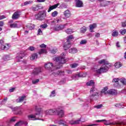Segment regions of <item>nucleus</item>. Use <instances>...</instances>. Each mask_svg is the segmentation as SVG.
<instances>
[{
    "label": "nucleus",
    "mask_w": 126,
    "mask_h": 126,
    "mask_svg": "<svg viewBox=\"0 0 126 126\" xmlns=\"http://www.w3.org/2000/svg\"><path fill=\"white\" fill-rule=\"evenodd\" d=\"M63 56H60L58 57H55L53 59L55 62H56L57 63H59V65L55 64L52 63H48L45 64V67L46 69H51L53 68V67H56V69H60L63 65L62 64H63V63H65V59H64V54L63 53Z\"/></svg>",
    "instance_id": "f257e3e1"
},
{
    "label": "nucleus",
    "mask_w": 126,
    "mask_h": 126,
    "mask_svg": "<svg viewBox=\"0 0 126 126\" xmlns=\"http://www.w3.org/2000/svg\"><path fill=\"white\" fill-rule=\"evenodd\" d=\"M98 63L104 65L99 69L94 70V71H95L97 74H101V73H103V72H106V71H108L109 67L110 66V65L108 64V62L105 59L100 60L98 62Z\"/></svg>",
    "instance_id": "f03ea898"
},
{
    "label": "nucleus",
    "mask_w": 126,
    "mask_h": 126,
    "mask_svg": "<svg viewBox=\"0 0 126 126\" xmlns=\"http://www.w3.org/2000/svg\"><path fill=\"white\" fill-rule=\"evenodd\" d=\"M46 16H47L46 12L45 11H40L35 15V18L37 20H43L46 18Z\"/></svg>",
    "instance_id": "7ed1b4c3"
},
{
    "label": "nucleus",
    "mask_w": 126,
    "mask_h": 126,
    "mask_svg": "<svg viewBox=\"0 0 126 126\" xmlns=\"http://www.w3.org/2000/svg\"><path fill=\"white\" fill-rule=\"evenodd\" d=\"M90 92L91 94V95L90 96V100H91V101H92V100L94 99L95 96H98L99 94L97 92V89L95 88V86L92 87Z\"/></svg>",
    "instance_id": "20e7f679"
},
{
    "label": "nucleus",
    "mask_w": 126,
    "mask_h": 126,
    "mask_svg": "<svg viewBox=\"0 0 126 126\" xmlns=\"http://www.w3.org/2000/svg\"><path fill=\"white\" fill-rule=\"evenodd\" d=\"M29 119L32 121H35V120H40L42 118V114L41 112H37L35 115H31L28 116Z\"/></svg>",
    "instance_id": "39448f33"
},
{
    "label": "nucleus",
    "mask_w": 126,
    "mask_h": 126,
    "mask_svg": "<svg viewBox=\"0 0 126 126\" xmlns=\"http://www.w3.org/2000/svg\"><path fill=\"white\" fill-rule=\"evenodd\" d=\"M3 40H0V48H1V50H7L9 49V47H10L8 44H6V46L3 44Z\"/></svg>",
    "instance_id": "423d86ee"
},
{
    "label": "nucleus",
    "mask_w": 126,
    "mask_h": 126,
    "mask_svg": "<svg viewBox=\"0 0 126 126\" xmlns=\"http://www.w3.org/2000/svg\"><path fill=\"white\" fill-rule=\"evenodd\" d=\"M56 112V109H52L45 111V115L48 116H53V115L55 114Z\"/></svg>",
    "instance_id": "0eeeda50"
},
{
    "label": "nucleus",
    "mask_w": 126,
    "mask_h": 126,
    "mask_svg": "<svg viewBox=\"0 0 126 126\" xmlns=\"http://www.w3.org/2000/svg\"><path fill=\"white\" fill-rule=\"evenodd\" d=\"M76 7H83V2L81 0H74Z\"/></svg>",
    "instance_id": "6e6552de"
},
{
    "label": "nucleus",
    "mask_w": 126,
    "mask_h": 126,
    "mask_svg": "<svg viewBox=\"0 0 126 126\" xmlns=\"http://www.w3.org/2000/svg\"><path fill=\"white\" fill-rule=\"evenodd\" d=\"M56 113H57L60 118H63L64 117V111L63 110H60V108L56 109Z\"/></svg>",
    "instance_id": "1a4fd4ad"
},
{
    "label": "nucleus",
    "mask_w": 126,
    "mask_h": 126,
    "mask_svg": "<svg viewBox=\"0 0 126 126\" xmlns=\"http://www.w3.org/2000/svg\"><path fill=\"white\" fill-rule=\"evenodd\" d=\"M20 15H21L20 12L17 11L13 13L12 16V18L13 20L18 19V18L20 17Z\"/></svg>",
    "instance_id": "9d476101"
},
{
    "label": "nucleus",
    "mask_w": 126,
    "mask_h": 126,
    "mask_svg": "<svg viewBox=\"0 0 126 126\" xmlns=\"http://www.w3.org/2000/svg\"><path fill=\"white\" fill-rule=\"evenodd\" d=\"M66 26V24L64 25H58L56 27L54 28L55 31H60V30H63Z\"/></svg>",
    "instance_id": "9b49d317"
},
{
    "label": "nucleus",
    "mask_w": 126,
    "mask_h": 126,
    "mask_svg": "<svg viewBox=\"0 0 126 126\" xmlns=\"http://www.w3.org/2000/svg\"><path fill=\"white\" fill-rule=\"evenodd\" d=\"M101 122H104V125L105 126H111V125H115L114 123H110L109 121H106V120H97L95 121L96 123H101Z\"/></svg>",
    "instance_id": "f8f14e48"
},
{
    "label": "nucleus",
    "mask_w": 126,
    "mask_h": 126,
    "mask_svg": "<svg viewBox=\"0 0 126 126\" xmlns=\"http://www.w3.org/2000/svg\"><path fill=\"white\" fill-rule=\"evenodd\" d=\"M71 46V43H70V42H68L67 41H66L64 45H63V49L65 51H66V50H68V49H69V48H70Z\"/></svg>",
    "instance_id": "ddd939ff"
},
{
    "label": "nucleus",
    "mask_w": 126,
    "mask_h": 126,
    "mask_svg": "<svg viewBox=\"0 0 126 126\" xmlns=\"http://www.w3.org/2000/svg\"><path fill=\"white\" fill-rule=\"evenodd\" d=\"M23 125H25V126H27L28 125V123L26 121H19L15 124L14 126H21Z\"/></svg>",
    "instance_id": "4468645a"
},
{
    "label": "nucleus",
    "mask_w": 126,
    "mask_h": 126,
    "mask_svg": "<svg viewBox=\"0 0 126 126\" xmlns=\"http://www.w3.org/2000/svg\"><path fill=\"white\" fill-rule=\"evenodd\" d=\"M41 71L40 68H36L33 70L32 73L33 75H38V74H39L40 72H41Z\"/></svg>",
    "instance_id": "2eb2a0df"
},
{
    "label": "nucleus",
    "mask_w": 126,
    "mask_h": 126,
    "mask_svg": "<svg viewBox=\"0 0 126 126\" xmlns=\"http://www.w3.org/2000/svg\"><path fill=\"white\" fill-rule=\"evenodd\" d=\"M25 56V54H24V53H20L19 54V56H18L16 57V59L18 61V62H21V60H22L24 58V57Z\"/></svg>",
    "instance_id": "dca6fc26"
},
{
    "label": "nucleus",
    "mask_w": 126,
    "mask_h": 126,
    "mask_svg": "<svg viewBox=\"0 0 126 126\" xmlns=\"http://www.w3.org/2000/svg\"><path fill=\"white\" fill-rule=\"evenodd\" d=\"M64 15L66 18H69V17H70V16H71V13L70 12V11H69V10H66L64 12Z\"/></svg>",
    "instance_id": "f3484780"
},
{
    "label": "nucleus",
    "mask_w": 126,
    "mask_h": 126,
    "mask_svg": "<svg viewBox=\"0 0 126 126\" xmlns=\"http://www.w3.org/2000/svg\"><path fill=\"white\" fill-rule=\"evenodd\" d=\"M59 5H60V3H57L54 5L50 6L48 10V12H50V11H52L53 9H55V8H57V7L59 6Z\"/></svg>",
    "instance_id": "a211bd4d"
},
{
    "label": "nucleus",
    "mask_w": 126,
    "mask_h": 126,
    "mask_svg": "<svg viewBox=\"0 0 126 126\" xmlns=\"http://www.w3.org/2000/svg\"><path fill=\"white\" fill-rule=\"evenodd\" d=\"M53 74L54 75H64V72H63L62 71H60V70H58V71H57V70H55L54 71V72L53 73Z\"/></svg>",
    "instance_id": "6ab92c4d"
},
{
    "label": "nucleus",
    "mask_w": 126,
    "mask_h": 126,
    "mask_svg": "<svg viewBox=\"0 0 126 126\" xmlns=\"http://www.w3.org/2000/svg\"><path fill=\"white\" fill-rule=\"evenodd\" d=\"M107 93H108V94H110L111 95H117L118 92L117 90L111 89L107 91Z\"/></svg>",
    "instance_id": "aec40b11"
},
{
    "label": "nucleus",
    "mask_w": 126,
    "mask_h": 126,
    "mask_svg": "<svg viewBox=\"0 0 126 126\" xmlns=\"http://www.w3.org/2000/svg\"><path fill=\"white\" fill-rule=\"evenodd\" d=\"M85 76L83 75V74H81V73H78L75 75H74V79H75V80H78V78H79V77H84Z\"/></svg>",
    "instance_id": "412c9836"
},
{
    "label": "nucleus",
    "mask_w": 126,
    "mask_h": 126,
    "mask_svg": "<svg viewBox=\"0 0 126 126\" xmlns=\"http://www.w3.org/2000/svg\"><path fill=\"white\" fill-rule=\"evenodd\" d=\"M25 98H26V96H22L19 97V98L16 99L17 103H21V102H23Z\"/></svg>",
    "instance_id": "4be33fe9"
},
{
    "label": "nucleus",
    "mask_w": 126,
    "mask_h": 126,
    "mask_svg": "<svg viewBox=\"0 0 126 126\" xmlns=\"http://www.w3.org/2000/svg\"><path fill=\"white\" fill-rule=\"evenodd\" d=\"M57 124L60 125V126L62 125L63 126H67L66 124L65 123V121L64 120L61 119L57 122Z\"/></svg>",
    "instance_id": "5701e85b"
},
{
    "label": "nucleus",
    "mask_w": 126,
    "mask_h": 126,
    "mask_svg": "<svg viewBox=\"0 0 126 126\" xmlns=\"http://www.w3.org/2000/svg\"><path fill=\"white\" fill-rule=\"evenodd\" d=\"M96 27H97V25L95 23L90 25V32H94L93 31V29H95V28H96Z\"/></svg>",
    "instance_id": "b1692460"
},
{
    "label": "nucleus",
    "mask_w": 126,
    "mask_h": 126,
    "mask_svg": "<svg viewBox=\"0 0 126 126\" xmlns=\"http://www.w3.org/2000/svg\"><path fill=\"white\" fill-rule=\"evenodd\" d=\"M74 39V37H73V35H70L67 37V42L68 43H70L71 41H72Z\"/></svg>",
    "instance_id": "393cba45"
},
{
    "label": "nucleus",
    "mask_w": 126,
    "mask_h": 126,
    "mask_svg": "<svg viewBox=\"0 0 126 126\" xmlns=\"http://www.w3.org/2000/svg\"><path fill=\"white\" fill-rule=\"evenodd\" d=\"M37 58H38V54H37V53H33L31 56V60L32 61H34V60L37 59Z\"/></svg>",
    "instance_id": "a878e982"
},
{
    "label": "nucleus",
    "mask_w": 126,
    "mask_h": 126,
    "mask_svg": "<svg viewBox=\"0 0 126 126\" xmlns=\"http://www.w3.org/2000/svg\"><path fill=\"white\" fill-rule=\"evenodd\" d=\"M69 53L71 54H75L77 53V49L75 48H72L69 50Z\"/></svg>",
    "instance_id": "bb28decb"
},
{
    "label": "nucleus",
    "mask_w": 126,
    "mask_h": 126,
    "mask_svg": "<svg viewBox=\"0 0 126 126\" xmlns=\"http://www.w3.org/2000/svg\"><path fill=\"white\" fill-rule=\"evenodd\" d=\"M95 84V83L94 82V81L93 80H91L90 81L87 83V86H94V85Z\"/></svg>",
    "instance_id": "cd10ccee"
},
{
    "label": "nucleus",
    "mask_w": 126,
    "mask_h": 126,
    "mask_svg": "<svg viewBox=\"0 0 126 126\" xmlns=\"http://www.w3.org/2000/svg\"><path fill=\"white\" fill-rule=\"evenodd\" d=\"M108 87H106L103 89H102L101 91L102 94H104V95H107V94H108L109 93H108Z\"/></svg>",
    "instance_id": "c85d7f7f"
},
{
    "label": "nucleus",
    "mask_w": 126,
    "mask_h": 126,
    "mask_svg": "<svg viewBox=\"0 0 126 126\" xmlns=\"http://www.w3.org/2000/svg\"><path fill=\"white\" fill-rule=\"evenodd\" d=\"M26 27L28 28V29H30V30H33V29H34V27H35V26H34V25L29 24L26 26Z\"/></svg>",
    "instance_id": "c756f323"
},
{
    "label": "nucleus",
    "mask_w": 126,
    "mask_h": 126,
    "mask_svg": "<svg viewBox=\"0 0 126 126\" xmlns=\"http://www.w3.org/2000/svg\"><path fill=\"white\" fill-rule=\"evenodd\" d=\"M119 81H120L121 83L123 84V85H126V79L125 78H122L120 79Z\"/></svg>",
    "instance_id": "7c9ffc66"
},
{
    "label": "nucleus",
    "mask_w": 126,
    "mask_h": 126,
    "mask_svg": "<svg viewBox=\"0 0 126 126\" xmlns=\"http://www.w3.org/2000/svg\"><path fill=\"white\" fill-rule=\"evenodd\" d=\"M114 66L116 68H120L122 66V63H121V62H117L115 63Z\"/></svg>",
    "instance_id": "2f4dec72"
},
{
    "label": "nucleus",
    "mask_w": 126,
    "mask_h": 126,
    "mask_svg": "<svg viewBox=\"0 0 126 126\" xmlns=\"http://www.w3.org/2000/svg\"><path fill=\"white\" fill-rule=\"evenodd\" d=\"M47 50L42 49L39 52V54L42 55V54H47Z\"/></svg>",
    "instance_id": "473e14b6"
},
{
    "label": "nucleus",
    "mask_w": 126,
    "mask_h": 126,
    "mask_svg": "<svg viewBox=\"0 0 126 126\" xmlns=\"http://www.w3.org/2000/svg\"><path fill=\"white\" fill-rule=\"evenodd\" d=\"M87 30V29L86 28V27H83L80 29L81 33H85Z\"/></svg>",
    "instance_id": "72a5a7b5"
},
{
    "label": "nucleus",
    "mask_w": 126,
    "mask_h": 126,
    "mask_svg": "<svg viewBox=\"0 0 126 126\" xmlns=\"http://www.w3.org/2000/svg\"><path fill=\"white\" fill-rule=\"evenodd\" d=\"M9 26L10 28H16V27H17V24L16 23H14L12 24H10Z\"/></svg>",
    "instance_id": "f704fd0d"
},
{
    "label": "nucleus",
    "mask_w": 126,
    "mask_h": 126,
    "mask_svg": "<svg viewBox=\"0 0 126 126\" xmlns=\"http://www.w3.org/2000/svg\"><path fill=\"white\" fill-rule=\"evenodd\" d=\"M118 35H119V32L117 31H115L112 33V36H113V37H117Z\"/></svg>",
    "instance_id": "c9c22d12"
},
{
    "label": "nucleus",
    "mask_w": 126,
    "mask_h": 126,
    "mask_svg": "<svg viewBox=\"0 0 126 126\" xmlns=\"http://www.w3.org/2000/svg\"><path fill=\"white\" fill-rule=\"evenodd\" d=\"M108 2H110V1H106L105 2H104L103 4V3H101L100 4V6H107V5H109V4L108 3Z\"/></svg>",
    "instance_id": "e433bc0d"
},
{
    "label": "nucleus",
    "mask_w": 126,
    "mask_h": 126,
    "mask_svg": "<svg viewBox=\"0 0 126 126\" xmlns=\"http://www.w3.org/2000/svg\"><path fill=\"white\" fill-rule=\"evenodd\" d=\"M3 60H4V61H9V60H10V57H9V56L8 55H5L3 57Z\"/></svg>",
    "instance_id": "4c0bfd02"
},
{
    "label": "nucleus",
    "mask_w": 126,
    "mask_h": 126,
    "mask_svg": "<svg viewBox=\"0 0 126 126\" xmlns=\"http://www.w3.org/2000/svg\"><path fill=\"white\" fill-rule=\"evenodd\" d=\"M65 32L67 34H72V33H73V32L72 31V30L70 29H67L66 31Z\"/></svg>",
    "instance_id": "58836bf2"
},
{
    "label": "nucleus",
    "mask_w": 126,
    "mask_h": 126,
    "mask_svg": "<svg viewBox=\"0 0 126 126\" xmlns=\"http://www.w3.org/2000/svg\"><path fill=\"white\" fill-rule=\"evenodd\" d=\"M58 11H55L52 13L51 16H52V17H56V16L58 15Z\"/></svg>",
    "instance_id": "ea45409f"
},
{
    "label": "nucleus",
    "mask_w": 126,
    "mask_h": 126,
    "mask_svg": "<svg viewBox=\"0 0 126 126\" xmlns=\"http://www.w3.org/2000/svg\"><path fill=\"white\" fill-rule=\"evenodd\" d=\"M55 96H56V91L53 90L52 92H51L50 97H55Z\"/></svg>",
    "instance_id": "a19ab883"
},
{
    "label": "nucleus",
    "mask_w": 126,
    "mask_h": 126,
    "mask_svg": "<svg viewBox=\"0 0 126 126\" xmlns=\"http://www.w3.org/2000/svg\"><path fill=\"white\" fill-rule=\"evenodd\" d=\"M22 113H23L22 110L19 109V108L18 110V112H15V114L16 115H22Z\"/></svg>",
    "instance_id": "79ce46f5"
},
{
    "label": "nucleus",
    "mask_w": 126,
    "mask_h": 126,
    "mask_svg": "<svg viewBox=\"0 0 126 126\" xmlns=\"http://www.w3.org/2000/svg\"><path fill=\"white\" fill-rule=\"evenodd\" d=\"M120 81V79L118 78H115L113 79L112 82H114L115 83H118Z\"/></svg>",
    "instance_id": "37998d69"
},
{
    "label": "nucleus",
    "mask_w": 126,
    "mask_h": 126,
    "mask_svg": "<svg viewBox=\"0 0 126 126\" xmlns=\"http://www.w3.org/2000/svg\"><path fill=\"white\" fill-rule=\"evenodd\" d=\"M80 44H81V45H84L85 44H87V40L85 39L82 40L80 41Z\"/></svg>",
    "instance_id": "c03bdc74"
},
{
    "label": "nucleus",
    "mask_w": 126,
    "mask_h": 126,
    "mask_svg": "<svg viewBox=\"0 0 126 126\" xmlns=\"http://www.w3.org/2000/svg\"><path fill=\"white\" fill-rule=\"evenodd\" d=\"M33 2V1H27L24 2V5H28V4H31Z\"/></svg>",
    "instance_id": "a18cd8bd"
},
{
    "label": "nucleus",
    "mask_w": 126,
    "mask_h": 126,
    "mask_svg": "<svg viewBox=\"0 0 126 126\" xmlns=\"http://www.w3.org/2000/svg\"><path fill=\"white\" fill-rule=\"evenodd\" d=\"M115 106L117 108H120V109L122 108H124V105H122V104H121L120 103H118V104H116Z\"/></svg>",
    "instance_id": "49530a36"
},
{
    "label": "nucleus",
    "mask_w": 126,
    "mask_h": 126,
    "mask_svg": "<svg viewBox=\"0 0 126 126\" xmlns=\"http://www.w3.org/2000/svg\"><path fill=\"white\" fill-rule=\"evenodd\" d=\"M41 28H43L44 29L45 28H47L48 27V25L47 24H44L40 26Z\"/></svg>",
    "instance_id": "de8ad7c7"
},
{
    "label": "nucleus",
    "mask_w": 126,
    "mask_h": 126,
    "mask_svg": "<svg viewBox=\"0 0 126 126\" xmlns=\"http://www.w3.org/2000/svg\"><path fill=\"white\" fill-rule=\"evenodd\" d=\"M40 81V80L39 79H37L34 80H32V84H36V83H38Z\"/></svg>",
    "instance_id": "09e8293b"
},
{
    "label": "nucleus",
    "mask_w": 126,
    "mask_h": 126,
    "mask_svg": "<svg viewBox=\"0 0 126 126\" xmlns=\"http://www.w3.org/2000/svg\"><path fill=\"white\" fill-rule=\"evenodd\" d=\"M11 109H12V111H18V109H19V107H12V106L10 107Z\"/></svg>",
    "instance_id": "8fccbe9b"
},
{
    "label": "nucleus",
    "mask_w": 126,
    "mask_h": 126,
    "mask_svg": "<svg viewBox=\"0 0 126 126\" xmlns=\"http://www.w3.org/2000/svg\"><path fill=\"white\" fill-rule=\"evenodd\" d=\"M15 121H16V117H12L10 120V123H13V122H15Z\"/></svg>",
    "instance_id": "3c124183"
},
{
    "label": "nucleus",
    "mask_w": 126,
    "mask_h": 126,
    "mask_svg": "<svg viewBox=\"0 0 126 126\" xmlns=\"http://www.w3.org/2000/svg\"><path fill=\"white\" fill-rule=\"evenodd\" d=\"M103 107L102 104H99L96 106H94V108H96V109H101Z\"/></svg>",
    "instance_id": "603ef678"
},
{
    "label": "nucleus",
    "mask_w": 126,
    "mask_h": 126,
    "mask_svg": "<svg viewBox=\"0 0 126 126\" xmlns=\"http://www.w3.org/2000/svg\"><path fill=\"white\" fill-rule=\"evenodd\" d=\"M80 122H81V120L80 119H79L78 120H75V125H79V124H80Z\"/></svg>",
    "instance_id": "864d4df0"
},
{
    "label": "nucleus",
    "mask_w": 126,
    "mask_h": 126,
    "mask_svg": "<svg viewBox=\"0 0 126 126\" xmlns=\"http://www.w3.org/2000/svg\"><path fill=\"white\" fill-rule=\"evenodd\" d=\"M69 124L71 125V126H74L75 125V120H72L69 121Z\"/></svg>",
    "instance_id": "5fc2aeb1"
},
{
    "label": "nucleus",
    "mask_w": 126,
    "mask_h": 126,
    "mask_svg": "<svg viewBox=\"0 0 126 126\" xmlns=\"http://www.w3.org/2000/svg\"><path fill=\"white\" fill-rule=\"evenodd\" d=\"M43 34V32H42V30L41 29H39L38 30V33L37 35H42Z\"/></svg>",
    "instance_id": "6e6d98bb"
},
{
    "label": "nucleus",
    "mask_w": 126,
    "mask_h": 126,
    "mask_svg": "<svg viewBox=\"0 0 126 126\" xmlns=\"http://www.w3.org/2000/svg\"><path fill=\"white\" fill-rule=\"evenodd\" d=\"M54 20H55V22L56 23H60V22H61L62 21V19L56 18Z\"/></svg>",
    "instance_id": "4d7b16f0"
},
{
    "label": "nucleus",
    "mask_w": 126,
    "mask_h": 126,
    "mask_svg": "<svg viewBox=\"0 0 126 126\" xmlns=\"http://www.w3.org/2000/svg\"><path fill=\"white\" fill-rule=\"evenodd\" d=\"M78 66V64H77L76 63H74L72 64V68H75V67H76Z\"/></svg>",
    "instance_id": "13d9d810"
},
{
    "label": "nucleus",
    "mask_w": 126,
    "mask_h": 126,
    "mask_svg": "<svg viewBox=\"0 0 126 126\" xmlns=\"http://www.w3.org/2000/svg\"><path fill=\"white\" fill-rule=\"evenodd\" d=\"M126 30H121V31H120V33H121V34H122V35H124V34H126Z\"/></svg>",
    "instance_id": "bf43d9fd"
},
{
    "label": "nucleus",
    "mask_w": 126,
    "mask_h": 126,
    "mask_svg": "<svg viewBox=\"0 0 126 126\" xmlns=\"http://www.w3.org/2000/svg\"><path fill=\"white\" fill-rule=\"evenodd\" d=\"M56 24H57V23L55 19L51 22V25H56Z\"/></svg>",
    "instance_id": "052dcab7"
},
{
    "label": "nucleus",
    "mask_w": 126,
    "mask_h": 126,
    "mask_svg": "<svg viewBox=\"0 0 126 126\" xmlns=\"http://www.w3.org/2000/svg\"><path fill=\"white\" fill-rule=\"evenodd\" d=\"M29 50H30V51H34L35 48L33 46H30L29 47Z\"/></svg>",
    "instance_id": "680f3d73"
},
{
    "label": "nucleus",
    "mask_w": 126,
    "mask_h": 126,
    "mask_svg": "<svg viewBox=\"0 0 126 126\" xmlns=\"http://www.w3.org/2000/svg\"><path fill=\"white\" fill-rule=\"evenodd\" d=\"M95 37H96V38H99V37H100V33L99 32L96 33L95 35Z\"/></svg>",
    "instance_id": "e2e57ef3"
},
{
    "label": "nucleus",
    "mask_w": 126,
    "mask_h": 126,
    "mask_svg": "<svg viewBox=\"0 0 126 126\" xmlns=\"http://www.w3.org/2000/svg\"><path fill=\"white\" fill-rule=\"evenodd\" d=\"M40 48H46L47 45H45V44H42L40 45Z\"/></svg>",
    "instance_id": "0e129e2a"
},
{
    "label": "nucleus",
    "mask_w": 126,
    "mask_h": 126,
    "mask_svg": "<svg viewBox=\"0 0 126 126\" xmlns=\"http://www.w3.org/2000/svg\"><path fill=\"white\" fill-rule=\"evenodd\" d=\"M4 18H5V16H4V15L0 16V20H1L2 19H4Z\"/></svg>",
    "instance_id": "69168bd1"
},
{
    "label": "nucleus",
    "mask_w": 126,
    "mask_h": 126,
    "mask_svg": "<svg viewBox=\"0 0 126 126\" xmlns=\"http://www.w3.org/2000/svg\"><path fill=\"white\" fill-rule=\"evenodd\" d=\"M57 53V50H52L51 51V54H56Z\"/></svg>",
    "instance_id": "338daca9"
},
{
    "label": "nucleus",
    "mask_w": 126,
    "mask_h": 126,
    "mask_svg": "<svg viewBox=\"0 0 126 126\" xmlns=\"http://www.w3.org/2000/svg\"><path fill=\"white\" fill-rule=\"evenodd\" d=\"M122 26H123V27H126V22L122 23Z\"/></svg>",
    "instance_id": "774afa93"
}]
</instances>
